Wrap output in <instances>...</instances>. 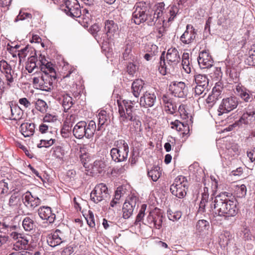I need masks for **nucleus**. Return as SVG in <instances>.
Listing matches in <instances>:
<instances>
[{
	"mask_svg": "<svg viewBox=\"0 0 255 255\" xmlns=\"http://www.w3.org/2000/svg\"><path fill=\"white\" fill-rule=\"evenodd\" d=\"M245 62L249 65L255 66V44L250 48Z\"/></svg>",
	"mask_w": 255,
	"mask_h": 255,
	"instance_id": "32",
	"label": "nucleus"
},
{
	"mask_svg": "<svg viewBox=\"0 0 255 255\" xmlns=\"http://www.w3.org/2000/svg\"><path fill=\"white\" fill-rule=\"evenodd\" d=\"M22 226L26 231L32 230L35 226L33 220L29 217H25L22 221Z\"/></svg>",
	"mask_w": 255,
	"mask_h": 255,
	"instance_id": "39",
	"label": "nucleus"
},
{
	"mask_svg": "<svg viewBox=\"0 0 255 255\" xmlns=\"http://www.w3.org/2000/svg\"><path fill=\"white\" fill-rule=\"evenodd\" d=\"M170 125L172 128L180 131L183 136L189 134L190 129L187 124L182 123L176 120L174 122H171Z\"/></svg>",
	"mask_w": 255,
	"mask_h": 255,
	"instance_id": "20",
	"label": "nucleus"
},
{
	"mask_svg": "<svg viewBox=\"0 0 255 255\" xmlns=\"http://www.w3.org/2000/svg\"><path fill=\"white\" fill-rule=\"evenodd\" d=\"M219 96V94L212 92V93L210 94L206 99V103L208 104L210 106H213L218 99Z\"/></svg>",
	"mask_w": 255,
	"mask_h": 255,
	"instance_id": "49",
	"label": "nucleus"
},
{
	"mask_svg": "<svg viewBox=\"0 0 255 255\" xmlns=\"http://www.w3.org/2000/svg\"><path fill=\"white\" fill-rule=\"evenodd\" d=\"M37 212L40 219L46 220L50 224L54 223L55 220L56 215L50 207L41 206L38 208Z\"/></svg>",
	"mask_w": 255,
	"mask_h": 255,
	"instance_id": "13",
	"label": "nucleus"
},
{
	"mask_svg": "<svg viewBox=\"0 0 255 255\" xmlns=\"http://www.w3.org/2000/svg\"><path fill=\"white\" fill-rule=\"evenodd\" d=\"M168 10V12L169 13V17H168V22H169L175 17L178 9L176 6H172L169 7Z\"/></svg>",
	"mask_w": 255,
	"mask_h": 255,
	"instance_id": "55",
	"label": "nucleus"
},
{
	"mask_svg": "<svg viewBox=\"0 0 255 255\" xmlns=\"http://www.w3.org/2000/svg\"><path fill=\"white\" fill-rule=\"evenodd\" d=\"M185 84L182 81H174L169 86V90L174 94V96L181 98L184 95V90Z\"/></svg>",
	"mask_w": 255,
	"mask_h": 255,
	"instance_id": "18",
	"label": "nucleus"
},
{
	"mask_svg": "<svg viewBox=\"0 0 255 255\" xmlns=\"http://www.w3.org/2000/svg\"><path fill=\"white\" fill-rule=\"evenodd\" d=\"M22 200L25 206L30 210H33L39 206L41 202L37 196L29 191L23 194Z\"/></svg>",
	"mask_w": 255,
	"mask_h": 255,
	"instance_id": "12",
	"label": "nucleus"
},
{
	"mask_svg": "<svg viewBox=\"0 0 255 255\" xmlns=\"http://www.w3.org/2000/svg\"><path fill=\"white\" fill-rule=\"evenodd\" d=\"M147 175L154 182L157 181L159 178V166L157 165L148 171Z\"/></svg>",
	"mask_w": 255,
	"mask_h": 255,
	"instance_id": "41",
	"label": "nucleus"
},
{
	"mask_svg": "<svg viewBox=\"0 0 255 255\" xmlns=\"http://www.w3.org/2000/svg\"><path fill=\"white\" fill-rule=\"evenodd\" d=\"M52 155L57 158L63 159L65 154V151L63 147L61 145H57L52 148Z\"/></svg>",
	"mask_w": 255,
	"mask_h": 255,
	"instance_id": "40",
	"label": "nucleus"
},
{
	"mask_svg": "<svg viewBox=\"0 0 255 255\" xmlns=\"http://www.w3.org/2000/svg\"><path fill=\"white\" fill-rule=\"evenodd\" d=\"M209 195V189L208 187H205L202 193L201 200L199 204V212L203 213L206 211V208L209 209V207H208Z\"/></svg>",
	"mask_w": 255,
	"mask_h": 255,
	"instance_id": "24",
	"label": "nucleus"
},
{
	"mask_svg": "<svg viewBox=\"0 0 255 255\" xmlns=\"http://www.w3.org/2000/svg\"><path fill=\"white\" fill-rule=\"evenodd\" d=\"M96 129V124L94 121H81L74 127L73 134L77 139H82L84 137L90 139L93 137Z\"/></svg>",
	"mask_w": 255,
	"mask_h": 255,
	"instance_id": "3",
	"label": "nucleus"
},
{
	"mask_svg": "<svg viewBox=\"0 0 255 255\" xmlns=\"http://www.w3.org/2000/svg\"><path fill=\"white\" fill-rule=\"evenodd\" d=\"M168 218L173 222L178 221L182 217V214L181 211H173L171 209H168L167 211Z\"/></svg>",
	"mask_w": 255,
	"mask_h": 255,
	"instance_id": "38",
	"label": "nucleus"
},
{
	"mask_svg": "<svg viewBox=\"0 0 255 255\" xmlns=\"http://www.w3.org/2000/svg\"><path fill=\"white\" fill-rule=\"evenodd\" d=\"M223 89V84L222 81H218V82L216 83L215 86L213 88L212 92L218 93L220 95Z\"/></svg>",
	"mask_w": 255,
	"mask_h": 255,
	"instance_id": "59",
	"label": "nucleus"
},
{
	"mask_svg": "<svg viewBox=\"0 0 255 255\" xmlns=\"http://www.w3.org/2000/svg\"><path fill=\"white\" fill-rule=\"evenodd\" d=\"M105 168V164L102 160H96L92 166V170L94 172L101 173Z\"/></svg>",
	"mask_w": 255,
	"mask_h": 255,
	"instance_id": "45",
	"label": "nucleus"
},
{
	"mask_svg": "<svg viewBox=\"0 0 255 255\" xmlns=\"http://www.w3.org/2000/svg\"><path fill=\"white\" fill-rule=\"evenodd\" d=\"M86 151V148L84 146L80 148V152L81 153L80 155V160L83 166L85 167H86V163L89 161V156Z\"/></svg>",
	"mask_w": 255,
	"mask_h": 255,
	"instance_id": "44",
	"label": "nucleus"
},
{
	"mask_svg": "<svg viewBox=\"0 0 255 255\" xmlns=\"http://www.w3.org/2000/svg\"><path fill=\"white\" fill-rule=\"evenodd\" d=\"M8 205L10 209L15 210L20 205V200L17 193H14L10 197Z\"/></svg>",
	"mask_w": 255,
	"mask_h": 255,
	"instance_id": "28",
	"label": "nucleus"
},
{
	"mask_svg": "<svg viewBox=\"0 0 255 255\" xmlns=\"http://www.w3.org/2000/svg\"><path fill=\"white\" fill-rule=\"evenodd\" d=\"M122 197V191L119 188L115 192V197L110 203L111 207H114L117 204L119 203V201Z\"/></svg>",
	"mask_w": 255,
	"mask_h": 255,
	"instance_id": "51",
	"label": "nucleus"
},
{
	"mask_svg": "<svg viewBox=\"0 0 255 255\" xmlns=\"http://www.w3.org/2000/svg\"><path fill=\"white\" fill-rule=\"evenodd\" d=\"M238 103L237 98L235 97L223 99L218 110V116H221L224 113L233 110L237 107Z\"/></svg>",
	"mask_w": 255,
	"mask_h": 255,
	"instance_id": "11",
	"label": "nucleus"
},
{
	"mask_svg": "<svg viewBox=\"0 0 255 255\" xmlns=\"http://www.w3.org/2000/svg\"><path fill=\"white\" fill-rule=\"evenodd\" d=\"M198 62L201 69H208L213 66V60L207 52L203 51L199 53Z\"/></svg>",
	"mask_w": 255,
	"mask_h": 255,
	"instance_id": "15",
	"label": "nucleus"
},
{
	"mask_svg": "<svg viewBox=\"0 0 255 255\" xmlns=\"http://www.w3.org/2000/svg\"><path fill=\"white\" fill-rule=\"evenodd\" d=\"M9 190L8 183L5 179L0 181V198L3 195L7 194Z\"/></svg>",
	"mask_w": 255,
	"mask_h": 255,
	"instance_id": "47",
	"label": "nucleus"
},
{
	"mask_svg": "<svg viewBox=\"0 0 255 255\" xmlns=\"http://www.w3.org/2000/svg\"><path fill=\"white\" fill-rule=\"evenodd\" d=\"M196 33L193 26L190 24H187L186 29L180 37L181 42L186 44L192 43L195 38Z\"/></svg>",
	"mask_w": 255,
	"mask_h": 255,
	"instance_id": "17",
	"label": "nucleus"
},
{
	"mask_svg": "<svg viewBox=\"0 0 255 255\" xmlns=\"http://www.w3.org/2000/svg\"><path fill=\"white\" fill-rule=\"evenodd\" d=\"M156 97L154 94L147 93L146 92L144 95L140 97V105L144 107H151L153 106Z\"/></svg>",
	"mask_w": 255,
	"mask_h": 255,
	"instance_id": "22",
	"label": "nucleus"
},
{
	"mask_svg": "<svg viewBox=\"0 0 255 255\" xmlns=\"http://www.w3.org/2000/svg\"><path fill=\"white\" fill-rule=\"evenodd\" d=\"M108 196V188L104 183L97 185L90 194L91 200L96 204L105 200Z\"/></svg>",
	"mask_w": 255,
	"mask_h": 255,
	"instance_id": "9",
	"label": "nucleus"
},
{
	"mask_svg": "<svg viewBox=\"0 0 255 255\" xmlns=\"http://www.w3.org/2000/svg\"><path fill=\"white\" fill-rule=\"evenodd\" d=\"M209 227V222L205 220H199L196 224V230L199 233L203 232Z\"/></svg>",
	"mask_w": 255,
	"mask_h": 255,
	"instance_id": "43",
	"label": "nucleus"
},
{
	"mask_svg": "<svg viewBox=\"0 0 255 255\" xmlns=\"http://www.w3.org/2000/svg\"><path fill=\"white\" fill-rule=\"evenodd\" d=\"M32 15L30 13L27 12H22L20 11L19 14L16 16L14 19V22H17L19 20H22L27 18H31Z\"/></svg>",
	"mask_w": 255,
	"mask_h": 255,
	"instance_id": "57",
	"label": "nucleus"
},
{
	"mask_svg": "<svg viewBox=\"0 0 255 255\" xmlns=\"http://www.w3.org/2000/svg\"><path fill=\"white\" fill-rule=\"evenodd\" d=\"M36 109L41 113L47 112L48 106L47 103L43 100L38 99L35 103Z\"/></svg>",
	"mask_w": 255,
	"mask_h": 255,
	"instance_id": "42",
	"label": "nucleus"
},
{
	"mask_svg": "<svg viewBox=\"0 0 255 255\" xmlns=\"http://www.w3.org/2000/svg\"><path fill=\"white\" fill-rule=\"evenodd\" d=\"M188 187L186 177L183 175L178 176L170 186V191L173 195L179 198H183L186 194V190Z\"/></svg>",
	"mask_w": 255,
	"mask_h": 255,
	"instance_id": "7",
	"label": "nucleus"
},
{
	"mask_svg": "<svg viewBox=\"0 0 255 255\" xmlns=\"http://www.w3.org/2000/svg\"><path fill=\"white\" fill-rule=\"evenodd\" d=\"M57 120V116L55 114H46L43 119V122L54 123Z\"/></svg>",
	"mask_w": 255,
	"mask_h": 255,
	"instance_id": "52",
	"label": "nucleus"
},
{
	"mask_svg": "<svg viewBox=\"0 0 255 255\" xmlns=\"http://www.w3.org/2000/svg\"><path fill=\"white\" fill-rule=\"evenodd\" d=\"M178 111L180 113V115L181 117L183 119H186L188 118V114L187 111L185 110V106L184 105H180L179 107Z\"/></svg>",
	"mask_w": 255,
	"mask_h": 255,
	"instance_id": "61",
	"label": "nucleus"
},
{
	"mask_svg": "<svg viewBox=\"0 0 255 255\" xmlns=\"http://www.w3.org/2000/svg\"><path fill=\"white\" fill-rule=\"evenodd\" d=\"M143 81H133L132 86V93L135 98H138L140 93L144 90Z\"/></svg>",
	"mask_w": 255,
	"mask_h": 255,
	"instance_id": "27",
	"label": "nucleus"
},
{
	"mask_svg": "<svg viewBox=\"0 0 255 255\" xmlns=\"http://www.w3.org/2000/svg\"><path fill=\"white\" fill-rule=\"evenodd\" d=\"M132 48V44L128 43L125 46L124 52L123 53V58L125 60H128L131 58V50Z\"/></svg>",
	"mask_w": 255,
	"mask_h": 255,
	"instance_id": "46",
	"label": "nucleus"
},
{
	"mask_svg": "<svg viewBox=\"0 0 255 255\" xmlns=\"http://www.w3.org/2000/svg\"><path fill=\"white\" fill-rule=\"evenodd\" d=\"M254 121H255V107L250 105L246 112L242 115L240 121L247 125Z\"/></svg>",
	"mask_w": 255,
	"mask_h": 255,
	"instance_id": "19",
	"label": "nucleus"
},
{
	"mask_svg": "<svg viewBox=\"0 0 255 255\" xmlns=\"http://www.w3.org/2000/svg\"><path fill=\"white\" fill-rule=\"evenodd\" d=\"M248 157L249 158L251 162L255 161V150H252L247 152Z\"/></svg>",
	"mask_w": 255,
	"mask_h": 255,
	"instance_id": "64",
	"label": "nucleus"
},
{
	"mask_svg": "<svg viewBox=\"0 0 255 255\" xmlns=\"http://www.w3.org/2000/svg\"><path fill=\"white\" fill-rule=\"evenodd\" d=\"M27 50V47H25L24 48L18 51L17 55L19 58V62H21L22 59H23L26 57V56L27 55V54H26Z\"/></svg>",
	"mask_w": 255,
	"mask_h": 255,
	"instance_id": "63",
	"label": "nucleus"
},
{
	"mask_svg": "<svg viewBox=\"0 0 255 255\" xmlns=\"http://www.w3.org/2000/svg\"><path fill=\"white\" fill-rule=\"evenodd\" d=\"M230 193L227 192L221 193L216 196L214 201L209 204V211L211 210L218 216L224 217L225 219L237 215L239 211L238 202L228 198Z\"/></svg>",
	"mask_w": 255,
	"mask_h": 255,
	"instance_id": "2",
	"label": "nucleus"
},
{
	"mask_svg": "<svg viewBox=\"0 0 255 255\" xmlns=\"http://www.w3.org/2000/svg\"><path fill=\"white\" fill-rule=\"evenodd\" d=\"M55 140L52 138H50L49 140L41 139L40 141V143L38 144L37 147L39 148L46 147L48 148L53 145Z\"/></svg>",
	"mask_w": 255,
	"mask_h": 255,
	"instance_id": "50",
	"label": "nucleus"
},
{
	"mask_svg": "<svg viewBox=\"0 0 255 255\" xmlns=\"http://www.w3.org/2000/svg\"><path fill=\"white\" fill-rule=\"evenodd\" d=\"M83 12L84 13L83 17V18L85 20V22L86 23H89L91 21V14L89 12V10L87 8H85L83 10Z\"/></svg>",
	"mask_w": 255,
	"mask_h": 255,
	"instance_id": "62",
	"label": "nucleus"
},
{
	"mask_svg": "<svg viewBox=\"0 0 255 255\" xmlns=\"http://www.w3.org/2000/svg\"><path fill=\"white\" fill-rule=\"evenodd\" d=\"M11 111V117H9V119L11 120L17 121L19 120L22 116V111L19 107L14 106L10 107Z\"/></svg>",
	"mask_w": 255,
	"mask_h": 255,
	"instance_id": "34",
	"label": "nucleus"
},
{
	"mask_svg": "<svg viewBox=\"0 0 255 255\" xmlns=\"http://www.w3.org/2000/svg\"><path fill=\"white\" fill-rule=\"evenodd\" d=\"M149 221H150V224H153V227L156 229H159V220L158 219V216L156 215L154 216L151 215L148 217Z\"/></svg>",
	"mask_w": 255,
	"mask_h": 255,
	"instance_id": "54",
	"label": "nucleus"
},
{
	"mask_svg": "<svg viewBox=\"0 0 255 255\" xmlns=\"http://www.w3.org/2000/svg\"><path fill=\"white\" fill-rule=\"evenodd\" d=\"M34 57H31L26 65V69L29 73L32 72L34 69L37 67V64L36 63Z\"/></svg>",
	"mask_w": 255,
	"mask_h": 255,
	"instance_id": "48",
	"label": "nucleus"
},
{
	"mask_svg": "<svg viewBox=\"0 0 255 255\" xmlns=\"http://www.w3.org/2000/svg\"><path fill=\"white\" fill-rule=\"evenodd\" d=\"M73 103L72 98L67 94L64 95L62 97V106L64 108V111L67 112L68 110L72 106Z\"/></svg>",
	"mask_w": 255,
	"mask_h": 255,
	"instance_id": "35",
	"label": "nucleus"
},
{
	"mask_svg": "<svg viewBox=\"0 0 255 255\" xmlns=\"http://www.w3.org/2000/svg\"><path fill=\"white\" fill-rule=\"evenodd\" d=\"M149 4L144 1L136 2L133 7L132 20L135 24H140L144 22L149 15Z\"/></svg>",
	"mask_w": 255,
	"mask_h": 255,
	"instance_id": "5",
	"label": "nucleus"
},
{
	"mask_svg": "<svg viewBox=\"0 0 255 255\" xmlns=\"http://www.w3.org/2000/svg\"><path fill=\"white\" fill-rule=\"evenodd\" d=\"M20 131L24 137H29L34 133L35 125L33 123H23L20 127Z\"/></svg>",
	"mask_w": 255,
	"mask_h": 255,
	"instance_id": "23",
	"label": "nucleus"
},
{
	"mask_svg": "<svg viewBox=\"0 0 255 255\" xmlns=\"http://www.w3.org/2000/svg\"><path fill=\"white\" fill-rule=\"evenodd\" d=\"M60 8L72 17H79L81 15L80 6L77 0H66L64 3L61 4Z\"/></svg>",
	"mask_w": 255,
	"mask_h": 255,
	"instance_id": "8",
	"label": "nucleus"
},
{
	"mask_svg": "<svg viewBox=\"0 0 255 255\" xmlns=\"http://www.w3.org/2000/svg\"><path fill=\"white\" fill-rule=\"evenodd\" d=\"M33 83L36 85H38L39 89L42 91H49L51 89L52 85L50 81H33Z\"/></svg>",
	"mask_w": 255,
	"mask_h": 255,
	"instance_id": "33",
	"label": "nucleus"
},
{
	"mask_svg": "<svg viewBox=\"0 0 255 255\" xmlns=\"http://www.w3.org/2000/svg\"><path fill=\"white\" fill-rule=\"evenodd\" d=\"M40 69L45 75L51 78H53L54 79L57 78L56 71L53 67V64L51 62H48L45 65H41Z\"/></svg>",
	"mask_w": 255,
	"mask_h": 255,
	"instance_id": "26",
	"label": "nucleus"
},
{
	"mask_svg": "<svg viewBox=\"0 0 255 255\" xmlns=\"http://www.w3.org/2000/svg\"><path fill=\"white\" fill-rule=\"evenodd\" d=\"M86 219L87 224L90 227L93 228L95 226L94 216L92 211H89L88 215H87V217L86 218Z\"/></svg>",
	"mask_w": 255,
	"mask_h": 255,
	"instance_id": "53",
	"label": "nucleus"
},
{
	"mask_svg": "<svg viewBox=\"0 0 255 255\" xmlns=\"http://www.w3.org/2000/svg\"><path fill=\"white\" fill-rule=\"evenodd\" d=\"M40 69L45 75L51 78H53L54 79L57 78L56 71L53 67V64L51 62H48L45 65H41Z\"/></svg>",
	"mask_w": 255,
	"mask_h": 255,
	"instance_id": "25",
	"label": "nucleus"
},
{
	"mask_svg": "<svg viewBox=\"0 0 255 255\" xmlns=\"http://www.w3.org/2000/svg\"><path fill=\"white\" fill-rule=\"evenodd\" d=\"M137 201L138 198L133 195H131L126 200L122 208L123 218L124 219H128L131 216Z\"/></svg>",
	"mask_w": 255,
	"mask_h": 255,
	"instance_id": "10",
	"label": "nucleus"
},
{
	"mask_svg": "<svg viewBox=\"0 0 255 255\" xmlns=\"http://www.w3.org/2000/svg\"><path fill=\"white\" fill-rule=\"evenodd\" d=\"M137 69V66L133 63H129L127 66V72L128 74L133 76Z\"/></svg>",
	"mask_w": 255,
	"mask_h": 255,
	"instance_id": "60",
	"label": "nucleus"
},
{
	"mask_svg": "<svg viewBox=\"0 0 255 255\" xmlns=\"http://www.w3.org/2000/svg\"><path fill=\"white\" fill-rule=\"evenodd\" d=\"M166 57L168 61L171 62H178L180 60L179 52L175 48L168 49Z\"/></svg>",
	"mask_w": 255,
	"mask_h": 255,
	"instance_id": "30",
	"label": "nucleus"
},
{
	"mask_svg": "<svg viewBox=\"0 0 255 255\" xmlns=\"http://www.w3.org/2000/svg\"><path fill=\"white\" fill-rule=\"evenodd\" d=\"M16 228V226L6 225L5 223H1L0 221V229L1 232L6 234L7 231H11Z\"/></svg>",
	"mask_w": 255,
	"mask_h": 255,
	"instance_id": "56",
	"label": "nucleus"
},
{
	"mask_svg": "<svg viewBox=\"0 0 255 255\" xmlns=\"http://www.w3.org/2000/svg\"><path fill=\"white\" fill-rule=\"evenodd\" d=\"M16 228L11 231H7L6 233L14 240L16 242L13 245V250L15 251H25L28 248L29 241L31 237L27 234L18 233L15 230Z\"/></svg>",
	"mask_w": 255,
	"mask_h": 255,
	"instance_id": "6",
	"label": "nucleus"
},
{
	"mask_svg": "<svg viewBox=\"0 0 255 255\" xmlns=\"http://www.w3.org/2000/svg\"><path fill=\"white\" fill-rule=\"evenodd\" d=\"M162 101L164 105L165 111L169 114H174L176 111L177 106L169 95H164L162 97Z\"/></svg>",
	"mask_w": 255,
	"mask_h": 255,
	"instance_id": "21",
	"label": "nucleus"
},
{
	"mask_svg": "<svg viewBox=\"0 0 255 255\" xmlns=\"http://www.w3.org/2000/svg\"><path fill=\"white\" fill-rule=\"evenodd\" d=\"M146 209V205L142 204L141 206L139 213L136 216V222H139L142 220L143 217L144 216Z\"/></svg>",
	"mask_w": 255,
	"mask_h": 255,
	"instance_id": "58",
	"label": "nucleus"
},
{
	"mask_svg": "<svg viewBox=\"0 0 255 255\" xmlns=\"http://www.w3.org/2000/svg\"><path fill=\"white\" fill-rule=\"evenodd\" d=\"M119 120L121 123L130 126V129L134 132L141 130V123L139 118L135 114L138 107V101L124 100L117 101Z\"/></svg>",
	"mask_w": 255,
	"mask_h": 255,
	"instance_id": "1",
	"label": "nucleus"
},
{
	"mask_svg": "<svg viewBox=\"0 0 255 255\" xmlns=\"http://www.w3.org/2000/svg\"><path fill=\"white\" fill-rule=\"evenodd\" d=\"M197 84L196 86L195 87V92L197 95L201 94L209 83V81H195Z\"/></svg>",
	"mask_w": 255,
	"mask_h": 255,
	"instance_id": "37",
	"label": "nucleus"
},
{
	"mask_svg": "<svg viewBox=\"0 0 255 255\" xmlns=\"http://www.w3.org/2000/svg\"><path fill=\"white\" fill-rule=\"evenodd\" d=\"M104 31L108 37H112L119 34L118 24L113 20H106L104 23Z\"/></svg>",
	"mask_w": 255,
	"mask_h": 255,
	"instance_id": "16",
	"label": "nucleus"
},
{
	"mask_svg": "<svg viewBox=\"0 0 255 255\" xmlns=\"http://www.w3.org/2000/svg\"><path fill=\"white\" fill-rule=\"evenodd\" d=\"M114 145L110 151L112 160L116 162L126 161L129 152L128 143L124 139H119L114 141Z\"/></svg>",
	"mask_w": 255,
	"mask_h": 255,
	"instance_id": "4",
	"label": "nucleus"
},
{
	"mask_svg": "<svg viewBox=\"0 0 255 255\" xmlns=\"http://www.w3.org/2000/svg\"><path fill=\"white\" fill-rule=\"evenodd\" d=\"M207 75L209 77V79L218 80L222 78V73L220 68L213 67L212 69L209 70V73Z\"/></svg>",
	"mask_w": 255,
	"mask_h": 255,
	"instance_id": "36",
	"label": "nucleus"
},
{
	"mask_svg": "<svg viewBox=\"0 0 255 255\" xmlns=\"http://www.w3.org/2000/svg\"><path fill=\"white\" fill-rule=\"evenodd\" d=\"M98 124L97 130L99 131L102 129L103 126L109 119V116L107 115L106 111L102 110L98 115Z\"/></svg>",
	"mask_w": 255,
	"mask_h": 255,
	"instance_id": "31",
	"label": "nucleus"
},
{
	"mask_svg": "<svg viewBox=\"0 0 255 255\" xmlns=\"http://www.w3.org/2000/svg\"><path fill=\"white\" fill-rule=\"evenodd\" d=\"M47 243L51 247H55L63 242V233L58 229L47 236Z\"/></svg>",
	"mask_w": 255,
	"mask_h": 255,
	"instance_id": "14",
	"label": "nucleus"
},
{
	"mask_svg": "<svg viewBox=\"0 0 255 255\" xmlns=\"http://www.w3.org/2000/svg\"><path fill=\"white\" fill-rule=\"evenodd\" d=\"M234 195L237 198L245 197L247 194V187L245 184H238L234 186Z\"/></svg>",
	"mask_w": 255,
	"mask_h": 255,
	"instance_id": "29",
	"label": "nucleus"
}]
</instances>
